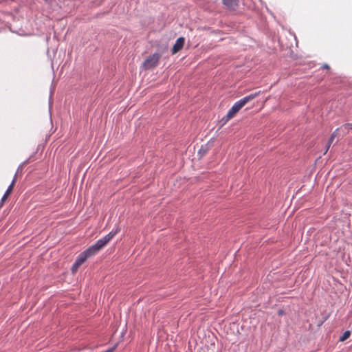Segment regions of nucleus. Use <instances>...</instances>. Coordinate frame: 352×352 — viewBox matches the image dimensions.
Returning a JSON list of instances; mask_svg holds the SVG:
<instances>
[{
	"label": "nucleus",
	"instance_id": "nucleus-12",
	"mask_svg": "<svg viewBox=\"0 0 352 352\" xmlns=\"http://www.w3.org/2000/svg\"><path fill=\"white\" fill-rule=\"evenodd\" d=\"M80 265H76V262L73 264L72 267V273H76L78 269V267H80Z\"/></svg>",
	"mask_w": 352,
	"mask_h": 352
},
{
	"label": "nucleus",
	"instance_id": "nucleus-6",
	"mask_svg": "<svg viewBox=\"0 0 352 352\" xmlns=\"http://www.w3.org/2000/svg\"><path fill=\"white\" fill-rule=\"evenodd\" d=\"M98 252L99 250L93 245L89 248H87L86 250H85L83 252L85 254L87 258H90L98 254Z\"/></svg>",
	"mask_w": 352,
	"mask_h": 352
},
{
	"label": "nucleus",
	"instance_id": "nucleus-1",
	"mask_svg": "<svg viewBox=\"0 0 352 352\" xmlns=\"http://www.w3.org/2000/svg\"><path fill=\"white\" fill-rule=\"evenodd\" d=\"M245 105L242 99L236 102L233 106L229 109L226 116H225L221 120L223 124H226L228 120L232 118L239 110Z\"/></svg>",
	"mask_w": 352,
	"mask_h": 352
},
{
	"label": "nucleus",
	"instance_id": "nucleus-16",
	"mask_svg": "<svg viewBox=\"0 0 352 352\" xmlns=\"http://www.w3.org/2000/svg\"><path fill=\"white\" fill-rule=\"evenodd\" d=\"M4 201H2V199H1V201H0V208L3 206Z\"/></svg>",
	"mask_w": 352,
	"mask_h": 352
},
{
	"label": "nucleus",
	"instance_id": "nucleus-9",
	"mask_svg": "<svg viewBox=\"0 0 352 352\" xmlns=\"http://www.w3.org/2000/svg\"><path fill=\"white\" fill-rule=\"evenodd\" d=\"M228 8H234L237 6V0H222Z\"/></svg>",
	"mask_w": 352,
	"mask_h": 352
},
{
	"label": "nucleus",
	"instance_id": "nucleus-4",
	"mask_svg": "<svg viewBox=\"0 0 352 352\" xmlns=\"http://www.w3.org/2000/svg\"><path fill=\"white\" fill-rule=\"evenodd\" d=\"M184 42L185 39L184 37L178 38L172 48V54H174L180 51L184 47Z\"/></svg>",
	"mask_w": 352,
	"mask_h": 352
},
{
	"label": "nucleus",
	"instance_id": "nucleus-10",
	"mask_svg": "<svg viewBox=\"0 0 352 352\" xmlns=\"http://www.w3.org/2000/svg\"><path fill=\"white\" fill-rule=\"evenodd\" d=\"M339 129H336V131L331 134L328 142H327V149H326V151L325 153H327V151H328V149L329 148L332 142L333 141L335 137L337 136V134H338V131Z\"/></svg>",
	"mask_w": 352,
	"mask_h": 352
},
{
	"label": "nucleus",
	"instance_id": "nucleus-5",
	"mask_svg": "<svg viewBox=\"0 0 352 352\" xmlns=\"http://www.w3.org/2000/svg\"><path fill=\"white\" fill-rule=\"evenodd\" d=\"M16 173L15 174L14 177V179L12 181V183L10 184V185L8 186V188H7L6 192L4 193V195H3L2 197V201H6L8 198V197L10 195V194L11 193V192L13 190V188H14V183H15V181H16Z\"/></svg>",
	"mask_w": 352,
	"mask_h": 352
},
{
	"label": "nucleus",
	"instance_id": "nucleus-2",
	"mask_svg": "<svg viewBox=\"0 0 352 352\" xmlns=\"http://www.w3.org/2000/svg\"><path fill=\"white\" fill-rule=\"evenodd\" d=\"M120 231V229L117 228L116 230H113L108 234L105 235L100 239L98 240L94 245L100 251Z\"/></svg>",
	"mask_w": 352,
	"mask_h": 352
},
{
	"label": "nucleus",
	"instance_id": "nucleus-8",
	"mask_svg": "<svg viewBox=\"0 0 352 352\" xmlns=\"http://www.w3.org/2000/svg\"><path fill=\"white\" fill-rule=\"evenodd\" d=\"M87 256L85 255V254L82 252H81L78 258L76 260V265H81L86 260Z\"/></svg>",
	"mask_w": 352,
	"mask_h": 352
},
{
	"label": "nucleus",
	"instance_id": "nucleus-11",
	"mask_svg": "<svg viewBox=\"0 0 352 352\" xmlns=\"http://www.w3.org/2000/svg\"><path fill=\"white\" fill-rule=\"evenodd\" d=\"M350 335H351V331H346L344 332L342 336L340 338L339 340L340 342H344V341H345L346 339H348L349 338Z\"/></svg>",
	"mask_w": 352,
	"mask_h": 352
},
{
	"label": "nucleus",
	"instance_id": "nucleus-17",
	"mask_svg": "<svg viewBox=\"0 0 352 352\" xmlns=\"http://www.w3.org/2000/svg\"><path fill=\"white\" fill-rule=\"evenodd\" d=\"M112 351H113V349H110L106 351L105 352H112Z\"/></svg>",
	"mask_w": 352,
	"mask_h": 352
},
{
	"label": "nucleus",
	"instance_id": "nucleus-3",
	"mask_svg": "<svg viewBox=\"0 0 352 352\" xmlns=\"http://www.w3.org/2000/svg\"><path fill=\"white\" fill-rule=\"evenodd\" d=\"M160 55L157 53H155L153 55L148 56L144 62L143 67L146 69H152L157 65L160 60Z\"/></svg>",
	"mask_w": 352,
	"mask_h": 352
},
{
	"label": "nucleus",
	"instance_id": "nucleus-15",
	"mask_svg": "<svg viewBox=\"0 0 352 352\" xmlns=\"http://www.w3.org/2000/svg\"><path fill=\"white\" fill-rule=\"evenodd\" d=\"M4 201H2V199H1V201H0V208L3 206Z\"/></svg>",
	"mask_w": 352,
	"mask_h": 352
},
{
	"label": "nucleus",
	"instance_id": "nucleus-7",
	"mask_svg": "<svg viewBox=\"0 0 352 352\" xmlns=\"http://www.w3.org/2000/svg\"><path fill=\"white\" fill-rule=\"evenodd\" d=\"M261 91H257V92H255V93H253V94H251L244 98H242V100H243V102H245V104H246L248 102L252 101V100H254L255 98H256L257 96H259Z\"/></svg>",
	"mask_w": 352,
	"mask_h": 352
},
{
	"label": "nucleus",
	"instance_id": "nucleus-14",
	"mask_svg": "<svg viewBox=\"0 0 352 352\" xmlns=\"http://www.w3.org/2000/svg\"><path fill=\"white\" fill-rule=\"evenodd\" d=\"M322 68H324V69H329V66L327 64H324L322 65Z\"/></svg>",
	"mask_w": 352,
	"mask_h": 352
},
{
	"label": "nucleus",
	"instance_id": "nucleus-13",
	"mask_svg": "<svg viewBox=\"0 0 352 352\" xmlns=\"http://www.w3.org/2000/svg\"><path fill=\"white\" fill-rule=\"evenodd\" d=\"M342 128H344L345 129H352V123H346L342 126Z\"/></svg>",
	"mask_w": 352,
	"mask_h": 352
}]
</instances>
